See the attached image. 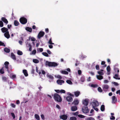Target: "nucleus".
<instances>
[{
	"mask_svg": "<svg viewBox=\"0 0 120 120\" xmlns=\"http://www.w3.org/2000/svg\"><path fill=\"white\" fill-rule=\"evenodd\" d=\"M1 30L3 33H5L4 35L5 37L8 39L10 38V35L7 28L4 27L1 29Z\"/></svg>",
	"mask_w": 120,
	"mask_h": 120,
	"instance_id": "f257e3e1",
	"label": "nucleus"
},
{
	"mask_svg": "<svg viewBox=\"0 0 120 120\" xmlns=\"http://www.w3.org/2000/svg\"><path fill=\"white\" fill-rule=\"evenodd\" d=\"M54 98L55 101L59 102H61L62 100L61 97L57 94H54Z\"/></svg>",
	"mask_w": 120,
	"mask_h": 120,
	"instance_id": "f03ea898",
	"label": "nucleus"
},
{
	"mask_svg": "<svg viewBox=\"0 0 120 120\" xmlns=\"http://www.w3.org/2000/svg\"><path fill=\"white\" fill-rule=\"evenodd\" d=\"M46 66H48L49 67H55L57 66V64L54 62H49L46 61Z\"/></svg>",
	"mask_w": 120,
	"mask_h": 120,
	"instance_id": "7ed1b4c3",
	"label": "nucleus"
},
{
	"mask_svg": "<svg viewBox=\"0 0 120 120\" xmlns=\"http://www.w3.org/2000/svg\"><path fill=\"white\" fill-rule=\"evenodd\" d=\"M91 104L93 107L98 106L99 105L98 102L96 100H94L91 102Z\"/></svg>",
	"mask_w": 120,
	"mask_h": 120,
	"instance_id": "20e7f679",
	"label": "nucleus"
},
{
	"mask_svg": "<svg viewBox=\"0 0 120 120\" xmlns=\"http://www.w3.org/2000/svg\"><path fill=\"white\" fill-rule=\"evenodd\" d=\"M82 112L84 113H87L89 112V110L88 109L87 106H84L82 109Z\"/></svg>",
	"mask_w": 120,
	"mask_h": 120,
	"instance_id": "39448f33",
	"label": "nucleus"
},
{
	"mask_svg": "<svg viewBox=\"0 0 120 120\" xmlns=\"http://www.w3.org/2000/svg\"><path fill=\"white\" fill-rule=\"evenodd\" d=\"M20 22L23 24H25L27 23V19L24 17H22L20 19Z\"/></svg>",
	"mask_w": 120,
	"mask_h": 120,
	"instance_id": "423d86ee",
	"label": "nucleus"
},
{
	"mask_svg": "<svg viewBox=\"0 0 120 120\" xmlns=\"http://www.w3.org/2000/svg\"><path fill=\"white\" fill-rule=\"evenodd\" d=\"M89 102V100L87 99H85L82 101V104L84 106H87Z\"/></svg>",
	"mask_w": 120,
	"mask_h": 120,
	"instance_id": "0eeeda50",
	"label": "nucleus"
},
{
	"mask_svg": "<svg viewBox=\"0 0 120 120\" xmlns=\"http://www.w3.org/2000/svg\"><path fill=\"white\" fill-rule=\"evenodd\" d=\"M44 33L43 32H40L38 35V38L39 39L41 37H43L44 36Z\"/></svg>",
	"mask_w": 120,
	"mask_h": 120,
	"instance_id": "6e6552de",
	"label": "nucleus"
},
{
	"mask_svg": "<svg viewBox=\"0 0 120 120\" xmlns=\"http://www.w3.org/2000/svg\"><path fill=\"white\" fill-rule=\"evenodd\" d=\"M60 118L64 120H66L67 118V116L66 115H62L60 116Z\"/></svg>",
	"mask_w": 120,
	"mask_h": 120,
	"instance_id": "1a4fd4ad",
	"label": "nucleus"
},
{
	"mask_svg": "<svg viewBox=\"0 0 120 120\" xmlns=\"http://www.w3.org/2000/svg\"><path fill=\"white\" fill-rule=\"evenodd\" d=\"M79 102V100L77 99H76L74 100L72 104H74L75 105H78Z\"/></svg>",
	"mask_w": 120,
	"mask_h": 120,
	"instance_id": "9d476101",
	"label": "nucleus"
},
{
	"mask_svg": "<svg viewBox=\"0 0 120 120\" xmlns=\"http://www.w3.org/2000/svg\"><path fill=\"white\" fill-rule=\"evenodd\" d=\"M56 82L58 84L61 85L64 83V81L62 80H58Z\"/></svg>",
	"mask_w": 120,
	"mask_h": 120,
	"instance_id": "9b49d317",
	"label": "nucleus"
},
{
	"mask_svg": "<svg viewBox=\"0 0 120 120\" xmlns=\"http://www.w3.org/2000/svg\"><path fill=\"white\" fill-rule=\"evenodd\" d=\"M68 102H71L73 100L72 98L71 97L68 96L66 98Z\"/></svg>",
	"mask_w": 120,
	"mask_h": 120,
	"instance_id": "f8f14e48",
	"label": "nucleus"
},
{
	"mask_svg": "<svg viewBox=\"0 0 120 120\" xmlns=\"http://www.w3.org/2000/svg\"><path fill=\"white\" fill-rule=\"evenodd\" d=\"M77 108L76 106H72L71 108V110L73 111H75L77 110Z\"/></svg>",
	"mask_w": 120,
	"mask_h": 120,
	"instance_id": "ddd939ff",
	"label": "nucleus"
},
{
	"mask_svg": "<svg viewBox=\"0 0 120 120\" xmlns=\"http://www.w3.org/2000/svg\"><path fill=\"white\" fill-rule=\"evenodd\" d=\"M9 64V62L7 61L5 62L4 63V64L5 65V68L7 69V71H8V65Z\"/></svg>",
	"mask_w": 120,
	"mask_h": 120,
	"instance_id": "4468645a",
	"label": "nucleus"
},
{
	"mask_svg": "<svg viewBox=\"0 0 120 120\" xmlns=\"http://www.w3.org/2000/svg\"><path fill=\"white\" fill-rule=\"evenodd\" d=\"M1 20L6 24H7L8 23V21L4 17H2L1 18Z\"/></svg>",
	"mask_w": 120,
	"mask_h": 120,
	"instance_id": "2eb2a0df",
	"label": "nucleus"
},
{
	"mask_svg": "<svg viewBox=\"0 0 120 120\" xmlns=\"http://www.w3.org/2000/svg\"><path fill=\"white\" fill-rule=\"evenodd\" d=\"M96 77L99 80L102 79L103 78V76L101 75H97Z\"/></svg>",
	"mask_w": 120,
	"mask_h": 120,
	"instance_id": "dca6fc26",
	"label": "nucleus"
},
{
	"mask_svg": "<svg viewBox=\"0 0 120 120\" xmlns=\"http://www.w3.org/2000/svg\"><path fill=\"white\" fill-rule=\"evenodd\" d=\"M23 72L25 76H27L28 75V74L26 70H23Z\"/></svg>",
	"mask_w": 120,
	"mask_h": 120,
	"instance_id": "f3484780",
	"label": "nucleus"
},
{
	"mask_svg": "<svg viewBox=\"0 0 120 120\" xmlns=\"http://www.w3.org/2000/svg\"><path fill=\"white\" fill-rule=\"evenodd\" d=\"M47 76L48 78L52 80L53 79V76L49 74H47Z\"/></svg>",
	"mask_w": 120,
	"mask_h": 120,
	"instance_id": "a211bd4d",
	"label": "nucleus"
},
{
	"mask_svg": "<svg viewBox=\"0 0 120 120\" xmlns=\"http://www.w3.org/2000/svg\"><path fill=\"white\" fill-rule=\"evenodd\" d=\"M103 70H100L98 72V73L99 75H104V73L103 72Z\"/></svg>",
	"mask_w": 120,
	"mask_h": 120,
	"instance_id": "6ab92c4d",
	"label": "nucleus"
},
{
	"mask_svg": "<svg viewBox=\"0 0 120 120\" xmlns=\"http://www.w3.org/2000/svg\"><path fill=\"white\" fill-rule=\"evenodd\" d=\"M113 78L117 79H120V78L118 74H115L113 76Z\"/></svg>",
	"mask_w": 120,
	"mask_h": 120,
	"instance_id": "aec40b11",
	"label": "nucleus"
},
{
	"mask_svg": "<svg viewBox=\"0 0 120 120\" xmlns=\"http://www.w3.org/2000/svg\"><path fill=\"white\" fill-rule=\"evenodd\" d=\"M74 93L75 96L76 97H77L80 94V92L78 91H76Z\"/></svg>",
	"mask_w": 120,
	"mask_h": 120,
	"instance_id": "412c9836",
	"label": "nucleus"
},
{
	"mask_svg": "<svg viewBox=\"0 0 120 120\" xmlns=\"http://www.w3.org/2000/svg\"><path fill=\"white\" fill-rule=\"evenodd\" d=\"M112 103H115L116 101V99L115 96H113L112 97Z\"/></svg>",
	"mask_w": 120,
	"mask_h": 120,
	"instance_id": "4be33fe9",
	"label": "nucleus"
},
{
	"mask_svg": "<svg viewBox=\"0 0 120 120\" xmlns=\"http://www.w3.org/2000/svg\"><path fill=\"white\" fill-rule=\"evenodd\" d=\"M11 57L12 58L15 60H16L15 56L13 53H11Z\"/></svg>",
	"mask_w": 120,
	"mask_h": 120,
	"instance_id": "5701e85b",
	"label": "nucleus"
},
{
	"mask_svg": "<svg viewBox=\"0 0 120 120\" xmlns=\"http://www.w3.org/2000/svg\"><path fill=\"white\" fill-rule=\"evenodd\" d=\"M26 30L30 32H31L32 31V29L31 28L26 27L25 28Z\"/></svg>",
	"mask_w": 120,
	"mask_h": 120,
	"instance_id": "b1692460",
	"label": "nucleus"
},
{
	"mask_svg": "<svg viewBox=\"0 0 120 120\" xmlns=\"http://www.w3.org/2000/svg\"><path fill=\"white\" fill-rule=\"evenodd\" d=\"M109 88V86L107 85H104L103 86V89H107Z\"/></svg>",
	"mask_w": 120,
	"mask_h": 120,
	"instance_id": "393cba45",
	"label": "nucleus"
},
{
	"mask_svg": "<svg viewBox=\"0 0 120 120\" xmlns=\"http://www.w3.org/2000/svg\"><path fill=\"white\" fill-rule=\"evenodd\" d=\"M77 118L75 116H72L70 117L69 120H76Z\"/></svg>",
	"mask_w": 120,
	"mask_h": 120,
	"instance_id": "a878e982",
	"label": "nucleus"
},
{
	"mask_svg": "<svg viewBox=\"0 0 120 120\" xmlns=\"http://www.w3.org/2000/svg\"><path fill=\"white\" fill-rule=\"evenodd\" d=\"M60 72L62 74H68V72L65 71H60Z\"/></svg>",
	"mask_w": 120,
	"mask_h": 120,
	"instance_id": "bb28decb",
	"label": "nucleus"
},
{
	"mask_svg": "<svg viewBox=\"0 0 120 120\" xmlns=\"http://www.w3.org/2000/svg\"><path fill=\"white\" fill-rule=\"evenodd\" d=\"M29 40H31L32 41H35V39L34 37H30L29 38Z\"/></svg>",
	"mask_w": 120,
	"mask_h": 120,
	"instance_id": "cd10ccee",
	"label": "nucleus"
},
{
	"mask_svg": "<svg viewBox=\"0 0 120 120\" xmlns=\"http://www.w3.org/2000/svg\"><path fill=\"white\" fill-rule=\"evenodd\" d=\"M35 117L36 119H37V120H40L39 116L38 114H35Z\"/></svg>",
	"mask_w": 120,
	"mask_h": 120,
	"instance_id": "c85d7f7f",
	"label": "nucleus"
},
{
	"mask_svg": "<svg viewBox=\"0 0 120 120\" xmlns=\"http://www.w3.org/2000/svg\"><path fill=\"white\" fill-rule=\"evenodd\" d=\"M33 62L35 63H38L39 62V60L37 59H33Z\"/></svg>",
	"mask_w": 120,
	"mask_h": 120,
	"instance_id": "c756f323",
	"label": "nucleus"
},
{
	"mask_svg": "<svg viewBox=\"0 0 120 120\" xmlns=\"http://www.w3.org/2000/svg\"><path fill=\"white\" fill-rule=\"evenodd\" d=\"M48 43L50 45H53L54 44V43L52 42L51 38H50V39Z\"/></svg>",
	"mask_w": 120,
	"mask_h": 120,
	"instance_id": "7c9ffc66",
	"label": "nucleus"
},
{
	"mask_svg": "<svg viewBox=\"0 0 120 120\" xmlns=\"http://www.w3.org/2000/svg\"><path fill=\"white\" fill-rule=\"evenodd\" d=\"M4 51L7 52H9L10 51L9 49L6 48H4Z\"/></svg>",
	"mask_w": 120,
	"mask_h": 120,
	"instance_id": "2f4dec72",
	"label": "nucleus"
},
{
	"mask_svg": "<svg viewBox=\"0 0 120 120\" xmlns=\"http://www.w3.org/2000/svg\"><path fill=\"white\" fill-rule=\"evenodd\" d=\"M101 111H103L105 110V106L104 105H102L101 107Z\"/></svg>",
	"mask_w": 120,
	"mask_h": 120,
	"instance_id": "473e14b6",
	"label": "nucleus"
},
{
	"mask_svg": "<svg viewBox=\"0 0 120 120\" xmlns=\"http://www.w3.org/2000/svg\"><path fill=\"white\" fill-rule=\"evenodd\" d=\"M4 67L2 68L0 70V73L2 74H3L4 73Z\"/></svg>",
	"mask_w": 120,
	"mask_h": 120,
	"instance_id": "72a5a7b5",
	"label": "nucleus"
},
{
	"mask_svg": "<svg viewBox=\"0 0 120 120\" xmlns=\"http://www.w3.org/2000/svg\"><path fill=\"white\" fill-rule=\"evenodd\" d=\"M17 54L18 55H21L22 54V52L18 50L17 51Z\"/></svg>",
	"mask_w": 120,
	"mask_h": 120,
	"instance_id": "f704fd0d",
	"label": "nucleus"
},
{
	"mask_svg": "<svg viewBox=\"0 0 120 120\" xmlns=\"http://www.w3.org/2000/svg\"><path fill=\"white\" fill-rule=\"evenodd\" d=\"M14 24L15 26H17L19 24V22L15 20L14 22Z\"/></svg>",
	"mask_w": 120,
	"mask_h": 120,
	"instance_id": "c9c22d12",
	"label": "nucleus"
},
{
	"mask_svg": "<svg viewBox=\"0 0 120 120\" xmlns=\"http://www.w3.org/2000/svg\"><path fill=\"white\" fill-rule=\"evenodd\" d=\"M66 82L70 84L71 85L72 84V82L71 81L69 80H68L66 81Z\"/></svg>",
	"mask_w": 120,
	"mask_h": 120,
	"instance_id": "e433bc0d",
	"label": "nucleus"
},
{
	"mask_svg": "<svg viewBox=\"0 0 120 120\" xmlns=\"http://www.w3.org/2000/svg\"><path fill=\"white\" fill-rule=\"evenodd\" d=\"M42 54L44 55V56H47V57H48L49 56V55L46 52H43L42 53Z\"/></svg>",
	"mask_w": 120,
	"mask_h": 120,
	"instance_id": "4c0bfd02",
	"label": "nucleus"
},
{
	"mask_svg": "<svg viewBox=\"0 0 120 120\" xmlns=\"http://www.w3.org/2000/svg\"><path fill=\"white\" fill-rule=\"evenodd\" d=\"M81 81L82 82H83L85 81L84 77L83 76L81 78Z\"/></svg>",
	"mask_w": 120,
	"mask_h": 120,
	"instance_id": "58836bf2",
	"label": "nucleus"
},
{
	"mask_svg": "<svg viewBox=\"0 0 120 120\" xmlns=\"http://www.w3.org/2000/svg\"><path fill=\"white\" fill-rule=\"evenodd\" d=\"M36 71L37 73H39V75L40 76V75L41 74V72H39V71H38V68L37 67H36Z\"/></svg>",
	"mask_w": 120,
	"mask_h": 120,
	"instance_id": "ea45409f",
	"label": "nucleus"
},
{
	"mask_svg": "<svg viewBox=\"0 0 120 120\" xmlns=\"http://www.w3.org/2000/svg\"><path fill=\"white\" fill-rule=\"evenodd\" d=\"M108 72H109L110 71V68L109 66H108L106 68Z\"/></svg>",
	"mask_w": 120,
	"mask_h": 120,
	"instance_id": "a19ab883",
	"label": "nucleus"
},
{
	"mask_svg": "<svg viewBox=\"0 0 120 120\" xmlns=\"http://www.w3.org/2000/svg\"><path fill=\"white\" fill-rule=\"evenodd\" d=\"M55 77H56L57 78H59V79H62V77L61 76L59 75H56L55 76Z\"/></svg>",
	"mask_w": 120,
	"mask_h": 120,
	"instance_id": "79ce46f5",
	"label": "nucleus"
},
{
	"mask_svg": "<svg viewBox=\"0 0 120 120\" xmlns=\"http://www.w3.org/2000/svg\"><path fill=\"white\" fill-rule=\"evenodd\" d=\"M3 26V22L1 21H0V26L2 27Z\"/></svg>",
	"mask_w": 120,
	"mask_h": 120,
	"instance_id": "37998d69",
	"label": "nucleus"
},
{
	"mask_svg": "<svg viewBox=\"0 0 120 120\" xmlns=\"http://www.w3.org/2000/svg\"><path fill=\"white\" fill-rule=\"evenodd\" d=\"M79 114V112H74L72 113V114L73 115L75 116Z\"/></svg>",
	"mask_w": 120,
	"mask_h": 120,
	"instance_id": "c03bdc74",
	"label": "nucleus"
},
{
	"mask_svg": "<svg viewBox=\"0 0 120 120\" xmlns=\"http://www.w3.org/2000/svg\"><path fill=\"white\" fill-rule=\"evenodd\" d=\"M78 116L79 117L81 118H83L85 117V116L82 115H78Z\"/></svg>",
	"mask_w": 120,
	"mask_h": 120,
	"instance_id": "a18cd8bd",
	"label": "nucleus"
},
{
	"mask_svg": "<svg viewBox=\"0 0 120 120\" xmlns=\"http://www.w3.org/2000/svg\"><path fill=\"white\" fill-rule=\"evenodd\" d=\"M36 51L35 50H34L32 53V54L34 55L36 53Z\"/></svg>",
	"mask_w": 120,
	"mask_h": 120,
	"instance_id": "49530a36",
	"label": "nucleus"
},
{
	"mask_svg": "<svg viewBox=\"0 0 120 120\" xmlns=\"http://www.w3.org/2000/svg\"><path fill=\"white\" fill-rule=\"evenodd\" d=\"M86 120H95L92 117H90L87 118Z\"/></svg>",
	"mask_w": 120,
	"mask_h": 120,
	"instance_id": "de8ad7c7",
	"label": "nucleus"
},
{
	"mask_svg": "<svg viewBox=\"0 0 120 120\" xmlns=\"http://www.w3.org/2000/svg\"><path fill=\"white\" fill-rule=\"evenodd\" d=\"M98 91L100 92H101L102 91V90L100 87H99L98 88Z\"/></svg>",
	"mask_w": 120,
	"mask_h": 120,
	"instance_id": "09e8293b",
	"label": "nucleus"
},
{
	"mask_svg": "<svg viewBox=\"0 0 120 120\" xmlns=\"http://www.w3.org/2000/svg\"><path fill=\"white\" fill-rule=\"evenodd\" d=\"M11 114L12 116L13 117V119H14L15 118V116L14 113H11Z\"/></svg>",
	"mask_w": 120,
	"mask_h": 120,
	"instance_id": "8fccbe9b",
	"label": "nucleus"
},
{
	"mask_svg": "<svg viewBox=\"0 0 120 120\" xmlns=\"http://www.w3.org/2000/svg\"><path fill=\"white\" fill-rule=\"evenodd\" d=\"M0 45H2L4 46H5V45L1 41H0Z\"/></svg>",
	"mask_w": 120,
	"mask_h": 120,
	"instance_id": "3c124183",
	"label": "nucleus"
},
{
	"mask_svg": "<svg viewBox=\"0 0 120 120\" xmlns=\"http://www.w3.org/2000/svg\"><path fill=\"white\" fill-rule=\"evenodd\" d=\"M97 106L93 107V108L96 111H98V109L96 107Z\"/></svg>",
	"mask_w": 120,
	"mask_h": 120,
	"instance_id": "603ef678",
	"label": "nucleus"
},
{
	"mask_svg": "<svg viewBox=\"0 0 120 120\" xmlns=\"http://www.w3.org/2000/svg\"><path fill=\"white\" fill-rule=\"evenodd\" d=\"M60 93H65V90H60Z\"/></svg>",
	"mask_w": 120,
	"mask_h": 120,
	"instance_id": "864d4df0",
	"label": "nucleus"
},
{
	"mask_svg": "<svg viewBox=\"0 0 120 120\" xmlns=\"http://www.w3.org/2000/svg\"><path fill=\"white\" fill-rule=\"evenodd\" d=\"M91 87H97V85L96 84H92L91 85Z\"/></svg>",
	"mask_w": 120,
	"mask_h": 120,
	"instance_id": "5fc2aeb1",
	"label": "nucleus"
},
{
	"mask_svg": "<svg viewBox=\"0 0 120 120\" xmlns=\"http://www.w3.org/2000/svg\"><path fill=\"white\" fill-rule=\"evenodd\" d=\"M96 69L97 70H98L99 69V66L98 65H97L96 66Z\"/></svg>",
	"mask_w": 120,
	"mask_h": 120,
	"instance_id": "6e6d98bb",
	"label": "nucleus"
},
{
	"mask_svg": "<svg viewBox=\"0 0 120 120\" xmlns=\"http://www.w3.org/2000/svg\"><path fill=\"white\" fill-rule=\"evenodd\" d=\"M2 79L4 81H5L7 79L6 77H2Z\"/></svg>",
	"mask_w": 120,
	"mask_h": 120,
	"instance_id": "4d7b16f0",
	"label": "nucleus"
},
{
	"mask_svg": "<svg viewBox=\"0 0 120 120\" xmlns=\"http://www.w3.org/2000/svg\"><path fill=\"white\" fill-rule=\"evenodd\" d=\"M110 119L111 120L114 119H115V117L113 116H112L110 118Z\"/></svg>",
	"mask_w": 120,
	"mask_h": 120,
	"instance_id": "13d9d810",
	"label": "nucleus"
},
{
	"mask_svg": "<svg viewBox=\"0 0 120 120\" xmlns=\"http://www.w3.org/2000/svg\"><path fill=\"white\" fill-rule=\"evenodd\" d=\"M113 83L114 84V85L116 86H117L119 85L116 82H113Z\"/></svg>",
	"mask_w": 120,
	"mask_h": 120,
	"instance_id": "bf43d9fd",
	"label": "nucleus"
},
{
	"mask_svg": "<svg viewBox=\"0 0 120 120\" xmlns=\"http://www.w3.org/2000/svg\"><path fill=\"white\" fill-rule=\"evenodd\" d=\"M86 57V55H82L81 56L82 58V59H84Z\"/></svg>",
	"mask_w": 120,
	"mask_h": 120,
	"instance_id": "052dcab7",
	"label": "nucleus"
},
{
	"mask_svg": "<svg viewBox=\"0 0 120 120\" xmlns=\"http://www.w3.org/2000/svg\"><path fill=\"white\" fill-rule=\"evenodd\" d=\"M11 106L13 108H15V105L11 103Z\"/></svg>",
	"mask_w": 120,
	"mask_h": 120,
	"instance_id": "680f3d73",
	"label": "nucleus"
},
{
	"mask_svg": "<svg viewBox=\"0 0 120 120\" xmlns=\"http://www.w3.org/2000/svg\"><path fill=\"white\" fill-rule=\"evenodd\" d=\"M41 117L42 119H44V116L42 114L41 115Z\"/></svg>",
	"mask_w": 120,
	"mask_h": 120,
	"instance_id": "e2e57ef3",
	"label": "nucleus"
},
{
	"mask_svg": "<svg viewBox=\"0 0 120 120\" xmlns=\"http://www.w3.org/2000/svg\"><path fill=\"white\" fill-rule=\"evenodd\" d=\"M16 77V75H12V78L13 79H15Z\"/></svg>",
	"mask_w": 120,
	"mask_h": 120,
	"instance_id": "0e129e2a",
	"label": "nucleus"
},
{
	"mask_svg": "<svg viewBox=\"0 0 120 120\" xmlns=\"http://www.w3.org/2000/svg\"><path fill=\"white\" fill-rule=\"evenodd\" d=\"M47 52L49 54H51V52L49 50H47Z\"/></svg>",
	"mask_w": 120,
	"mask_h": 120,
	"instance_id": "69168bd1",
	"label": "nucleus"
},
{
	"mask_svg": "<svg viewBox=\"0 0 120 120\" xmlns=\"http://www.w3.org/2000/svg\"><path fill=\"white\" fill-rule=\"evenodd\" d=\"M104 82L105 83H107L108 82V81L107 80H105L104 81Z\"/></svg>",
	"mask_w": 120,
	"mask_h": 120,
	"instance_id": "338daca9",
	"label": "nucleus"
},
{
	"mask_svg": "<svg viewBox=\"0 0 120 120\" xmlns=\"http://www.w3.org/2000/svg\"><path fill=\"white\" fill-rule=\"evenodd\" d=\"M116 93L117 94H119L120 95V90H118L117 91Z\"/></svg>",
	"mask_w": 120,
	"mask_h": 120,
	"instance_id": "774afa93",
	"label": "nucleus"
}]
</instances>
